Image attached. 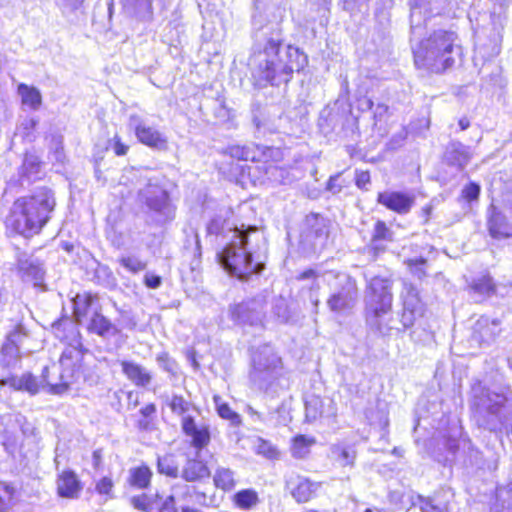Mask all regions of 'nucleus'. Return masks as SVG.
<instances>
[{
    "label": "nucleus",
    "instance_id": "1",
    "mask_svg": "<svg viewBox=\"0 0 512 512\" xmlns=\"http://www.w3.org/2000/svg\"><path fill=\"white\" fill-rule=\"evenodd\" d=\"M306 64L307 56L296 47L283 46L280 35L272 32L269 26L255 33L249 65L253 78L259 84L286 85L294 72H299Z\"/></svg>",
    "mask_w": 512,
    "mask_h": 512
},
{
    "label": "nucleus",
    "instance_id": "2",
    "mask_svg": "<svg viewBox=\"0 0 512 512\" xmlns=\"http://www.w3.org/2000/svg\"><path fill=\"white\" fill-rule=\"evenodd\" d=\"M266 252L265 237L258 228L249 226L234 232L233 239L217 254L221 266L241 281L259 275L265 265L262 255Z\"/></svg>",
    "mask_w": 512,
    "mask_h": 512
},
{
    "label": "nucleus",
    "instance_id": "3",
    "mask_svg": "<svg viewBox=\"0 0 512 512\" xmlns=\"http://www.w3.org/2000/svg\"><path fill=\"white\" fill-rule=\"evenodd\" d=\"M55 207L53 192L38 188L32 195L18 198L12 205L6 225L17 234L30 238L48 222Z\"/></svg>",
    "mask_w": 512,
    "mask_h": 512
},
{
    "label": "nucleus",
    "instance_id": "4",
    "mask_svg": "<svg viewBox=\"0 0 512 512\" xmlns=\"http://www.w3.org/2000/svg\"><path fill=\"white\" fill-rule=\"evenodd\" d=\"M249 379L268 398L274 399L290 387V377L281 356L270 344L253 347L250 355Z\"/></svg>",
    "mask_w": 512,
    "mask_h": 512
},
{
    "label": "nucleus",
    "instance_id": "5",
    "mask_svg": "<svg viewBox=\"0 0 512 512\" xmlns=\"http://www.w3.org/2000/svg\"><path fill=\"white\" fill-rule=\"evenodd\" d=\"M457 34L451 30L439 29L413 48L414 62L418 68L433 73H442L455 63L461 55Z\"/></svg>",
    "mask_w": 512,
    "mask_h": 512
},
{
    "label": "nucleus",
    "instance_id": "6",
    "mask_svg": "<svg viewBox=\"0 0 512 512\" xmlns=\"http://www.w3.org/2000/svg\"><path fill=\"white\" fill-rule=\"evenodd\" d=\"M474 407L479 425L489 431L512 425V402L504 395L483 391L474 395Z\"/></svg>",
    "mask_w": 512,
    "mask_h": 512
},
{
    "label": "nucleus",
    "instance_id": "7",
    "mask_svg": "<svg viewBox=\"0 0 512 512\" xmlns=\"http://www.w3.org/2000/svg\"><path fill=\"white\" fill-rule=\"evenodd\" d=\"M326 280L331 290L326 302L330 311L341 316L350 315L359 300L356 279L345 272L331 271Z\"/></svg>",
    "mask_w": 512,
    "mask_h": 512
},
{
    "label": "nucleus",
    "instance_id": "8",
    "mask_svg": "<svg viewBox=\"0 0 512 512\" xmlns=\"http://www.w3.org/2000/svg\"><path fill=\"white\" fill-rule=\"evenodd\" d=\"M138 198L156 224L163 225L174 220L176 206L172 203L169 192L157 179L149 178L145 186L139 189Z\"/></svg>",
    "mask_w": 512,
    "mask_h": 512
},
{
    "label": "nucleus",
    "instance_id": "9",
    "mask_svg": "<svg viewBox=\"0 0 512 512\" xmlns=\"http://www.w3.org/2000/svg\"><path fill=\"white\" fill-rule=\"evenodd\" d=\"M434 443L437 447L432 450L431 455L439 463L446 464L452 461L460 446L464 450L467 449L471 462H477L479 459L480 452L474 448L470 439L463 434L462 427L459 425H452L447 435H444L441 439H435Z\"/></svg>",
    "mask_w": 512,
    "mask_h": 512
},
{
    "label": "nucleus",
    "instance_id": "10",
    "mask_svg": "<svg viewBox=\"0 0 512 512\" xmlns=\"http://www.w3.org/2000/svg\"><path fill=\"white\" fill-rule=\"evenodd\" d=\"M455 0H414L410 7V28L413 37L421 34L422 27L432 16L449 14Z\"/></svg>",
    "mask_w": 512,
    "mask_h": 512
},
{
    "label": "nucleus",
    "instance_id": "11",
    "mask_svg": "<svg viewBox=\"0 0 512 512\" xmlns=\"http://www.w3.org/2000/svg\"><path fill=\"white\" fill-rule=\"evenodd\" d=\"M393 282L388 278L373 277L365 289V312H370L374 317L377 311H392Z\"/></svg>",
    "mask_w": 512,
    "mask_h": 512
},
{
    "label": "nucleus",
    "instance_id": "12",
    "mask_svg": "<svg viewBox=\"0 0 512 512\" xmlns=\"http://www.w3.org/2000/svg\"><path fill=\"white\" fill-rule=\"evenodd\" d=\"M328 234L326 219L311 213L305 218L300 234V246L306 253L319 252L325 247Z\"/></svg>",
    "mask_w": 512,
    "mask_h": 512
},
{
    "label": "nucleus",
    "instance_id": "13",
    "mask_svg": "<svg viewBox=\"0 0 512 512\" xmlns=\"http://www.w3.org/2000/svg\"><path fill=\"white\" fill-rule=\"evenodd\" d=\"M82 353L75 347H67L60 357V366L62 372L60 374L61 383L50 384L47 381L48 367L42 371L43 381L50 386V392L53 394H62L66 392L71 384L77 379L80 373V362Z\"/></svg>",
    "mask_w": 512,
    "mask_h": 512
},
{
    "label": "nucleus",
    "instance_id": "14",
    "mask_svg": "<svg viewBox=\"0 0 512 512\" xmlns=\"http://www.w3.org/2000/svg\"><path fill=\"white\" fill-rule=\"evenodd\" d=\"M267 294L261 293L230 308L231 319L241 325L263 327Z\"/></svg>",
    "mask_w": 512,
    "mask_h": 512
},
{
    "label": "nucleus",
    "instance_id": "15",
    "mask_svg": "<svg viewBox=\"0 0 512 512\" xmlns=\"http://www.w3.org/2000/svg\"><path fill=\"white\" fill-rule=\"evenodd\" d=\"M400 298L402 301V312L397 321L400 324L401 332H403L410 329L416 319L423 315L424 308L418 289L409 281L403 280Z\"/></svg>",
    "mask_w": 512,
    "mask_h": 512
},
{
    "label": "nucleus",
    "instance_id": "16",
    "mask_svg": "<svg viewBox=\"0 0 512 512\" xmlns=\"http://www.w3.org/2000/svg\"><path fill=\"white\" fill-rule=\"evenodd\" d=\"M131 506L141 512H178L173 495H163L157 490L130 497Z\"/></svg>",
    "mask_w": 512,
    "mask_h": 512
},
{
    "label": "nucleus",
    "instance_id": "17",
    "mask_svg": "<svg viewBox=\"0 0 512 512\" xmlns=\"http://www.w3.org/2000/svg\"><path fill=\"white\" fill-rule=\"evenodd\" d=\"M16 272L23 282L33 283L34 286L41 285L45 276L43 262L19 249L16 252Z\"/></svg>",
    "mask_w": 512,
    "mask_h": 512
},
{
    "label": "nucleus",
    "instance_id": "18",
    "mask_svg": "<svg viewBox=\"0 0 512 512\" xmlns=\"http://www.w3.org/2000/svg\"><path fill=\"white\" fill-rule=\"evenodd\" d=\"M128 125L134 130L139 142L158 150H164L167 147V138L155 127L148 126L145 121L137 114L129 116Z\"/></svg>",
    "mask_w": 512,
    "mask_h": 512
},
{
    "label": "nucleus",
    "instance_id": "19",
    "mask_svg": "<svg viewBox=\"0 0 512 512\" xmlns=\"http://www.w3.org/2000/svg\"><path fill=\"white\" fill-rule=\"evenodd\" d=\"M320 487V483L299 474H290L286 478V488L297 503L310 501Z\"/></svg>",
    "mask_w": 512,
    "mask_h": 512
},
{
    "label": "nucleus",
    "instance_id": "20",
    "mask_svg": "<svg viewBox=\"0 0 512 512\" xmlns=\"http://www.w3.org/2000/svg\"><path fill=\"white\" fill-rule=\"evenodd\" d=\"M337 414L335 402L328 397L309 395L305 399V417L310 423L320 418H334Z\"/></svg>",
    "mask_w": 512,
    "mask_h": 512
},
{
    "label": "nucleus",
    "instance_id": "21",
    "mask_svg": "<svg viewBox=\"0 0 512 512\" xmlns=\"http://www.w3.org/2000/svg\"><path fill=\"white\" fill-rule=\"evenodd\" d=\"M181 427L184 434L191 438V446L196 450L200 451L210 443L211 433L208 424H197L194 417L184 416Z\"/></svg>",
    "mask_w": 512,
    "mask_h": 512
},
{
    "label": "nucleus",
    "instance_id": "22",
    "mask_svg": "<svg viewBox=\"0 0 512 512\" xmlns=\"http://www.w3.org/2000/svg\"><path fill=\"white\" fill-rule=\"evenodd\" d=\"M501 321L497 318L491 319L488 316H481L473 326L471 339L479 346L490 344L499 335Z\"/></svg>",
    "mask_w": 512,
    "mask_h": 512
},
{
    "label": "nucleus",
    "instance_id": "23",
    "mask_svg": "<svg viewBox=\"0 0 512 512\" xmlns=\"http://www.w3.org/2000/svg\"><path fill=\"white\" fill-rule=\"evenodd\" d=\"M377 202L398 214H406L411 210L415 197L404 192L384 191L378 194Z\"/></svg>",
    "mask_w": 512,
    "mask_h": 512
},
{
    "label": "nucleus",
    "instance_id": "24",
    "mask_svg": "<svg viewBox=\"0 0 512 512\" xmlns=\"http://www.w3.org/2000/svg\"><path fill=\"white\" fill-rule=\"evenodd\" d=\"M487 227L492 238L501 240L512 237V223L493 204L488 209Z\"/></svg>",
    "mask_w": 512,
    "mask_h": 512
},
{
    "label": "nucleus",
    "instance_id": "25",
    "mask_svg": "<svg viewBox=\"0 0 512 512\" xmlns=\"http://www.w3.org/2000/svg\"><path fill=\"white\" fill-rule=\"evenodd\" d=\"M122 373L125 377L138 388H147L153 380L152 372L134 360H121Z\"/></svg>",
    "mask_w": 512,
    "mask_h": 512
},
{
    "label": "nucleus",
    "instance_id": "26",
    "mask_svg": "<svg viewBox=\"0 0 512 512\" xmlns=\"http://www.w3.org/2000/svg\"><path fill=\"white\" fill-rule=\"evenodd\" d=\"M365 318L368 327L381 336H389L393 331L401 332L397 325L398 321L393 318L391 311H377L374 317L370 312H365Z\"/></svg>",
    "mask_w": 512,
    "mask_h": 512
},
{
    "label": "nucleus",
    "instance_id": "27",
    "mask_svg": "<svg viewBox=\"0 0 512 512\" xmlns=\"http://www.w3.org/2000/svg\"><path fill=\"white\" fill-rule=\"evenodd\" d=\"M394 241V232L382 220L376 221L368 249L374 256L385 252L388 243Z\"/></svg>",
    "mask_w": 512,
    "mask_h": 512
},
{
    "label": "nucleus",
    "instance_id": "28",
    "mask_svg": "<svg viewBox=\"0 0 512 512\" xmlns=\"http://www.w3.org/2000/svg\"><path fill=\"white\" fill-rule=\"evenodd\" d=\"M227 153L235 159L244 160V161H252L258 162L263 158L266 159L271 153V149L268 147H259V146H239L233 145L227 148Z\"/></svg>",
    "mask_w": 512,
    "mask_h": 512
},
{
    "label": "nucleus",
    "instance_id": "29",
    "mask_svg": "<svg viewBox=\"0 0 512 512\" xmlns=\"http://www.w3.org/2000/svg\"><path fill=\"white\" fill-rule=\"evenodd\" d=\"M444 159L450 166L456 167L458 170H463L470 162L471 152L469 147L460 142H451L445 151Z\"/></svg>",
    "mask_w": 512,
    "mask_h": 512
},
{
    "label": "nucleus",
    "instance_id": "30",
    "mask_svg": "<svg viewBox=\"0 0 512 512\" xmlns=\"http://www.w3.org/2000/svg\"><path fill=\"white\" fill-rule=\"evenodd\" d=\"M9 386L16 391L27 392L36 395L39 392L40 384L31 373H24L20 377L11 376L0 380V387Z\"/></svg>",
    "mask_w": 512,
    "mask_h": 512
},
{
    "label": "nucleus",
    "instance_id": "31",
    "mask_svg": "<svg viewBox=\"0 0 512 512\" xmlns=\"http://www.w3.org/2000/svg\"><path fill=\"white\" fill-rule=\"evenodd\" d=\"M42 177L41 161L36 155L25 154L23 163L19 168L20 184H30Z\"/></svg>",
    "mask_w": 512,
    "mask_h": 512
},
{
    "label": "nucleus",
    "instance_id": "32",
    "mask_svg": "<svg viewBox=\"0 0 512 512\" xmlns=\"http://www.w3.org/2000/svg\"><path fill=\"white\" fill-rule=\"evenodd\" d=\"M57 490L61 497H77L81 486L76 474L70 470L62 472L57 480Z\"/></svg>",
    "mask_w": 512,
    "mask_h": 512
},
{
    "label": "nucleus",
    "instance_id": "33",
    "mask_svg": "<svg viewBox=\"0 0 512 512\" xmlns=\"http://www.w3.org/2000/svg\"><path fill=\"white\" fill-rule=\"evenodd\" d=\"M88 329L89 331L96 333L101 337L116 335L120 332V329L113 325L109 319L99 313L97 309H94L93 316L91 317L88 325Z\"/></svg>",
    "mask_w": 512,
    "mask_h": 512
},
{
    "label": "nucleus",
    "instance_id": "34",
    "mask_svg": "<svg viewBox=\"0 0 512 512\" xmlns=\"http://www.w3.org/2000/svg\"><path fill=\"white\" fill-rule=\"evenodd\" d=\"M181 477L188 482L200 481L210 477V470L204 462L192 459L186 462Z\"/></svg>",
    "mask_w": 512,
    "mask_h": 512
},
{
    "label": "nucleus",
    "instance_id": "35",
    "mask_svg": "<svg viewBox=\"0 0 512 512\" xmlns=\"http://www.w3.org/2000/svg\"><path fill=\"white\" fill-rule=\"evenodd\" d=\"M152 471L148 466L142 465L129 469L127 482L131 487L146 489L150 485Z\"/></svg>",
    "mask_w": 512,
    "mask_h": 512
},
{
    "label": "nucleus",
    "instance_id": "36",
    "mask_svg": "<svg viewBox=\"0 0 512 512\" xmlns=\"http://www.w3.org/2000/svg\"><path fill=\"white\" fill-rule=\"evenodd\" d=\"M18 94L21 96L22 103L32 110H38L42 104V95L39 89L27 84L18 85Z\"/></svg>",
    "mask_w": 512,
    "mask_h": 512
},
{
    "label": "nucleus",
    "instance_id": "37",
    "mask_svg": "<svg viewBox=\"0 0 512 512\" xmlns=\"http://www.w3.org/2000/svg\"><path fill=\"white\" fill-rule=\"evenodd\" d=\"M96 300L97 296L90 293L77 294L74 297V316L78 321H80L82 317L87 316L90 310L95 309L94 305Z\"/></svg>",
    "mask_w": 512,
    "mask_h": 512
},
{
    "label": "nucleus",
    "instance_id": "38",
    "mask_svg": "<svg viewBox=\"0 0 512 512\" xmlns=\"http://www.w3.org/2000/svg\"><path fill=\"white\" fill-rule=\"evenodd\" d=\"M470 289L479 296L478 300L490 297L496 293L495 284L490 276H482L473 280Z\"/></svg>",
    "mask_w": 512,
    "mask_h": 512
},
{
    "label": "nucleus",
    "instance_id": "39",
    "mask_svg": "<svg viewBox=\"0 0 512 512\" xmlns=\"http://www.w3.org/2000/svg\"><path fill=\"white\" fill-rule=\"evenodd\" d=\"M412 506L418 507L421 512H450L448 504H437L432 497L422 495L412 497Z\"/></svg>",
    "mask_w": 512,
    "mask_h": 512
},
{
    "label": "nucleus",
    "instance_id": "40",
    "mask_svg": "<svg viewBox=\"0 0 512 512\" xmlns=\"http://www.w3.org/2000/svg\"><path fill=\"white\" fill-rule=\"evenodd\" d=\"M213 481L217 488H220L224 491H230L236 485L234 472L229 468L224 467L217 468L213 477Z\"/></svg>",
    "mask_w": 512,
    "mask_h": 512
},
{
    "label": "nucleus",
    "instance_id": "41",
    "mask_svg": "<svg viewBox=\"0 0 512 512\" xmlns=\"http://www.w3.org/2000/svg\"><path fill=\"white\" fill-rule=\"evenodd\" d=\"M213 399L217 413L222 419L229 421L230 424L235 427L242 423L241 416L233 411L227 403L223 402L220 396H214Z\"/></svg>",
    "mask_w": 512,
    "mask_h": 512
},
{
    "label": "nucleus",
    "instance_id": "42",
    "mask_svg": "<svg viewBox=\"0 0 512 512\" xmlns=\"http://www.w3.org/2000/svg\"><path fill=\"white\" fill-rule=\"evenodd\" d=\"M234 502L239 508L248 510L259 502V497L255 490L243 489L234 495Z\"/></svg>",
    "mask_w": 512,
    "mask_h": 512
},
{
    "label": "nucleus",
    "instance_id": "43",
    "mask_svg": "<svg viewBox=\"0 0 512 512\" xmlns=\"http://www.w3.org/2000/svg\"><path fill=\"white\" fill-rule=\"evenodd\" d=\"M20 360V348L5 342L0 351V363L5 367H13Z\"/></svg>",
    "mask_w": 512,
    "mask_h": 512
},
{
    "label": "nucleus",
    "instance_id": "44",
    "mask_svg": "<svg viewBox=\"0 0 512 512\" xmlns=\"http://www.w3.org/2000/svg\"><path fill=\"white\" fill-rule=\"evenodd\" d=\"M409 272L419 280L428 276V261L423 257L408 258L404 260Z\"/></svg>",
    "mask_w": 512,
    "mask_h": 512
},
{
    "label": "nucleus",
    "instance_id": "45",
    "mask_svg": "<svg viewBox=\"0 0 512 512\" xmlns=\"http://www.w3.org/2000/svg\"><path fill=\"white\" fill-rule=\"evenodd\" d=\"M38 120L34 117H24L16 128V135L21 136L23 140L33 141L35 139V130Z\"/></svg>",
    "mask_w": 512,
    "mask_h": 512
},
{
    "label": "nucleus",
    "instance_id": "46",
    "mask_svg": "<svg viewBox=\"0 0 512 512\" xmlns=\"http://www.w3.org/2000/svg\"><path fill=\"white\" fill-rule=\"evenodd\" d=\"M314 443L313 439H309L304 435H298L293 439L291 453L294 458L303 459L309 452L310 447Z\"/></svg>",
    "mask_w": 512,
    "mask_h": 512
},
{
    "label": "nucleus",
    "instance_id": "47",
    "mask_svg": "<svg viewBox=\"0 0 512 512\" xmlns=\"http://www.w3.org/2000/svg\"><path fill=\"white\" fill-rule=\"evenodd\" d=\"M332 454L336 461L343 467L353 465L356 451L349 446L335 445L332 447Z\"/></svg>",
    "mask_w": 512,
    "mask_h": 512
},
{
    "label": "nucleus",
    "instance_id": "48",
    "mask_svg": "<svg viewBox=\"0 0 512 512\" xmlns=\"http://www.w3.org/2000/svg\"><path fill=\"white\" fill-rule=\"evenodd\" d=\"M165 403L171 409V411L181 416H187L186 413L189 411L191 403L187 401L183 396L173 394L171 397L167 396Z\"/></svg>",
    "mask_w": 512,
    "mask_h": 512
},
{
    "label": "nucleus",
    "instance_id": "49",
    "mask_svg": "<svg viewBox=\"0 0 512 512\" xmlns=\"http://www.w3.org/2000/svg\"><path fill=\"white\" fill-rule=\"evenodd\" d=\"M157 469L160 474L176 478L178 476V466L172 455L159 457L157 461Z\"/></svg>",
    "mask_w": 512,
    "mask_h": 512
},
{
    "label": "nucleus",
    "instance_id": "50",
    "mask_svg": "<svg viewBox=\"0 0 512 512\" xmlns=\"http://www.w3.org/2000/svg\"><path fill=\"white\" fill-rule=\"evenodd\" d=\"M119 264L127 271L136 274L146 269V262L135 255L122 256L118 260Z\"/></svg>",
    "mask_w": 512,
    "mask_h": 512
},
{
    "label": "nucleus",
    "instance_id": "51",
    "mask_svg": "<svg viewBox=\"0 0 512 512\" xmlns=\"http://www.w3.org/2000/svg\"><path fill=\"white\" fill-rule=\"evenodd\" d=\"M14 488L0 483V512L5 511L13 504Z\"/></svg>",
    "mask_w": 512,
    "mask_h": 512
},
{
    "label": "nucleus",
    "instance_id": "52",
    "mask_svg": "<svg viewBox=\"0 0 512 512\" xmlns=\"http://www.w3.org/2000/svg\"><path fill=\"white\" fill-rule=\"evenodd\" d=\"M28 335L26 328L22 323H19L15 326V328L8 333L6 337V342L14 344L16 347L22 343L23 339Z\"/></svg>",
    "mask_w": 512,
    "mask_h": 512
},
{
    "label": "nucleus",
    "instance_id": "53",
    "mask_svg": "<svg viewBox=\"0 0 512 512\" xmlns=\"http://www.w3.org/2000/svg\"><path fill=\"white\" fill-rule=\"evenodd\" d=\"M185 496H189L191 500L200 506H208L209 499L206 493L199 491L195 486H185Z\"/></svg>",
    "mask_w": 512,
    "mask_h": 512
},
{
    "label": "nucleus",
    "instance_id": "54",
    "mask_svg": "<svg viewBox=\"0 0 512 512\" xmlns=\"http://www.w3.org/2000/svg\"><path fill=\"white\" fill-rule=\"evenodd\" d=\"M95 276L98 281L105 286L115 285V277L111 270L105 265H99L95 271Z\"/></svg>",
    "mask_w": 512,
    "mask_h": 512
},
{
    "label": "nucleus",
    "instance_id": "55",
    "mask_svg": "<svg viewBox=\"0 0 512 512\" xmlns=\"http://www.w3.org/2000/svg\"><path fill=\"white\" fill-rule=\"evenodd\" d=\"M156 361L159 367L162 368L164 371L171 373L173 375L176 374L177 364L172 358H170L168 353L162 352L158 354L156 357Z\"/></svg>",
    "mask_w": 512,
    "mask_h": 512
},
{
    "label": "nucleus",
    "instance_id": "56",
    "mask_svg": "<svg viewBox=\"0 0 512 512\" xmlns=\"http://www.w3.org/2000/svg\"><path fill=\"white\" fill-rule=\"evenodd\" d=\"M496 497L498 500L507 502L508 507L512 510V481L506 486L498 487Z\"/></svg>",
    "mask_w": 512,
    "mask_h": 512
},
{
    "label": "nucleus",
    "instance_id": "57",
    "mask_svg": "<svg viewBox=\"0 0 512 512\" xmlns=\"http://www.w3.org/2000/svg\"><path fill=\"white\" fill-rule=\"evenodd\" d=\"M479 194L480 186L474 182H470L462 189V197L469 202L478 199Z\"/></svg>",
    "mask_w": 512,
    "mask_h": 512
},
{
    "label": "nucleus",
    "instance_id": "58",
    "mask_svg": "<svg viewBox=\"0 0 512 512\" xmlns=\"http://www.w3.org/2000/svg\"><path fill=\"white\" fill-rule=\"evenodd\" d=\"M273 312L280 322H287L289 319V312L287 305L283 300H279L273 307Z\"/></svg>",
    "mask_w": 512,
    "mask_h": 512
},
{
    "label": "nucleus",
    "instance_id": "59",
    "mask_svg": "<svg viewBox=\"0 0 512 512\" xmlns=\"http://www.w3.org/2000/svg\"><path fill=\"white\" fill-rule=\"evenodd\" d=\"M110 147L113 149L114 153L117 156H124L126 155L129 146L122 143L120 137L118 135H115L112 140L110 141Z\"/></svg>",
    "mask_w": 512,
    "mask_h": 512
},
{
    "label": "nucleus",
    "instance_id": "60",
    "mask_svg": "<svg viewBox=\"0 0 512 512\" xmlns=\"http://www.w3.org/2000/svg\"><path fill=\"white\" fill-rule=\"evenodd\" d=\"M371 0H341L342 7L344 10L354 12L361 10L363 6H366Z\"/></svg>",
    "mask_w": 512,
    "mask_h": 512
},
{
    "label": "nucleus",
    "instance_id": "61",
    "mask_svg": "<svg viewBox=\"0 0 512 512\" xmlns=\"http://www.w3.org/2000/svg\"><path fill=\"white\" fill-rule=\"evenodd\" d=\"M224 220L220 216H216L210 220L207 225L208 234L218 235L223 230Z\"/></svg>",
    "mask_w": 512,
    "mask_h": 512
},
{
    "label": "nucleus",
    "instance_id": "62",
    "mask_svg": "<svg viewBox=\"0 0 512 512\" xmlns=\"http://www.w3.org/2000/svg\"><path fill=\"white\" fill-rule=\"evenodd\" d=\"M144 284L150 289H157L162 284V278L157 274L148 272L144 275Z\"/></svg>",
    "mask_w": 512,
    "mask_h": 512
},
{
    "label": "nucleus",
    "instance_id": "63",
    "mask_svg": "<svg viewBox=\"0 0 512 512\" xmlns=\"http://www.w3.org/2000/svg\"><path fill=\"white\" fill-rule=\"evenodd\" d=\"M356 186L360 189L367 190V185L370 184V174L368 171H356L355 178Z\"/></svg>",
    "mask_w": 512,
    "mask_h": 512
},
{
    "label": "nucleus",
    "instance_id": "64",
    "mask_svg": "<svg viewBox=\"0 0 512 512\" xmlns=\"http://www.w3.org/2000/svg\"><path fill=\"white\" fill-rule=\"evenodd\" d=\"M259 453L263 454L269 459L277 458L279 454L278 450L274 446L268 444L267 442H263L259 446Z\"/></svg>",
    "mask_w": 512,
    "mask_h": 512
}]
</instances>
